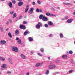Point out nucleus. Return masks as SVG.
I'll return each instance as SVG.
<instances>
[{"instance_id": "obj_1", "label": "nucleus", "mask_w": 75, "mask_h": 75, "mask_svg": "<svg viewBox=\"0 0 75 75\" xmlns=\"http://www.w3.org/2000/svg\"><path fill=\"white\" fill-rule=\"evenodd\" d=\"M50 64L51 65L48 66L49 69H54V68L56 67V66H55V65L51 63H50Z\"/></svg>"}, {"instance_id": "obj_2", "label": "nucleus", "mask_w": 75, "mask_h": 75, "mask_svg": "<svg viewBox=\"0 0 75 75\" xmlns=\"http://www.w3.org/2000/svg\"><path fill=\"white\" fill-rule=\"evenodd\" d=\"M12 50L13 51H15V52H18V49L16 47H13Z\"/></svg>"}, {"instance_id": "obj_3", "label": "nucleus", "mask_w": 75, "mask_h": 75, "mask_svg": "<svg viewBox=\"0 0 75 75\" xmlns=\"http://www.w3.org/2000/svg\"><path fill=\"white\" fill-rule=\"evenodd\" d=\"M33 11H34V8H31L29 11L28 13H30V14H32L33 12Z\"/></svg>"}, {"instance_id": "obj_4", "label": "nucleus", "mask_w": 75, "mask_h": 75, "mask_svg": "<svg viewBox=\"0 0 75 75\" xmlns=\"http://www.w3.org/2000/svg\"><path fill=\"white\" fill-rule=\"evenodd\" d=\"M6 43V41L4 40H1L0 42V44L1 45H3L5 44Z\"/></svg>"}, {"instance_id": "obj_5", "label": "nucleus", "mask_w": 75, "mask_h": 75, "mask_svg": "<svg viewBox=\"0 0 75 75\" xmlns=\"http://www.w3.org/2000/svg\"><path fill=\"white\" fill-rule=\"evenodd\" d=\"M42 20L44 21H47L48 20V18L47 17L45 16H43Z\"/></svg>"}, {"instance_id": "obj_6", "label": "nucleus", "mask_w": 75, "mask_h": 75, "mask_svg": "<svg viewBox=\"0 0 75 75\" xmlns=\"http://www.w3.org/2000/svg\"><path fill=\"white\" fill-rule=\"evenodd\" d=\"M20 28L21 29H23L24 30H25V27L23 25H20Z\"/></svg>"}, {"instance_id": "obj_7", "label": "nucleus", "mask_w": 75, "mask_h": 75, "mask_svg": "<svg viewBox=\"0 0 75 75\" xmlns=\"http://www.w3.org/2000/svg\"><path fill=\"white\" fill-rule=\"evenodd\" d=\"M21 58H22V59H26V57H25V55H24L23 54H21Z\"/></svg>"}, {"instance_id": "obj_8", "label": "nucleus", "mask_w": 75, "mask_h": 75, "mask_svg": "<svg viewBox=\"0 0 75 75\" xmlns=\"http://www.w3.org/2000/svg\"><path fill=\"white\" fill-rule=\"evenodd\" d=\"M43 64V63H42V64H40V63H37L36 64L35 67H40V65H42V64Z\"/></svg>"}, {"instance_id": "obj_9", "label": "nucleus", "mask_w": 75, "mask_h": 75, "mask_svg": "<svg viewBox=\"0 0 75 75\" xmlns=\"http://www.w3.org/2000/svg\"><path fill=\"white\" fill-rule=\"evenodd\" d=\"M8 6L9 7H10V8H13V4L11 2H10L9 3Z\"/></svg>"}, {"instance_id": "obj_10", "label": "nucleus", "mask_w": 75, "mask_h": 75, "mask_svg": "<svg viewBox=\"0 0 75 75\" xmlns=\"http://www.w3.org/2000/svg\"><path fill=\"white\" fill-rule=\"evenodd\" d=\"M73 21V20L72 19H69L67 20V22L68 23H72V22Z\"/></svg>"}, {"instance_id": "obj_11", "label": "nucleus", "mask_w": 75, "mask_h": 75, "mask_svg": "<svg viewBox=\"0 0 75 75\" xmlns=\"http://www.w3.org/2000/svg\"><path fill=\"white\" fill-rule=\"evenodd\" d=\"M23 4V2H18V6H21Z\"/></svg>"}, {"instance_id": "obj_12", "label": "nucleus", "mask_w": 75, "mask_h": 75, "mask_svg": "<svg viewBox=\"0 0 75 75\" xmlns=\"http://www.w3.org/2000/svg\"><path fill=\"white\" fill-rule=\"evenodd\" d=\"M64 4L65 5H66L67 6H71L72 5V4L71 3H64Z\"/></svg>"}, {"instance_id": "obj_13", "label": "nucleus", "mask_w": 75, "mask_h": 75, "mask_svg": "<svg viewBox=\"0 0 75 75\" xmlns=\"http://www.w3.org/2000/svg\"><path fill=\"white\" fill-rule=\"evenodd\" d=\"M48 25H53V23L51 21H49L48 22Z\"/></svg>"}, {"instance_id": "obj_14", "label": "nucleus", "mask_w": 75, "mask_h": 75, "mask_svg": "<svg viewBox=\"0 0 75 75\" xmlns=\"http://www.w3.org/2000/svg\"><path fill=\"white\" fill-rule=\"evenodd\" d=\"M39 18L40 20H41V19H42V18H43V15L41 14L40 15V16H39Z\"/></svg>"}, {"instance_id": "obj_15", "label": "nucleus", "mask_w": 75, "mask_h": 75, "mask_svg": "<svg viewBox=\"0 0 75 75\" xmlns=\"http://www.w3.org/2000/svg\"><path fill=\"white\" fill-rule=\"evenodd\" d=\"M19 30H16V31H15V34H16V35H18V34H19Z\"/></svg>"}, {"instance_id": "obj_16", "label": "nucleus", "mask_w": 75, "mask_h": 75, "mask_svg": "<svg viewBox=\"0 0 75 75\" xmlns=\"http://www.w3.org/2000/svg\"><path fill=\"white\" fill-rule=\"evenodd\" d=\"M17 42L19 44H21V45H22V44H21V40L19 39V40H18L17 41Z\"/></svg>"}, {"instance_id": "obj_17", "label": "nucleus", "mask_w": 75, "mask_h": 75, "mask_svg": "<svg viewBox=\"0 0 75 75\" xmlns=\"http://www.w3.org/2000/svg\"><path fill=\"white\" fill-rule=\"evenodd\" d=\"M38 25H39L41 27H42V24L40 22H38Z\"/></svg>"}, {"instance_id": "obj_18", "label": "nucleus", "mask_w": 75, "mask_h": 75, "mask_svg": "<svg viewBox=\"0 0 75 75\" xmlns=\"http://www.w3.org/2000/svg\"><path fill=\"white\" fill-rule=\"evenodd\" d=\"M28 39L29 41L31 42L33 41V39L31 37H29Z\"/></svg>"}, {"instance_id": "obj_19", "label": "nucleus", "mask_w": 75, "mask_h": 75, "mask_svg": "<svg viewBox=\"0 0 75 75\" xmlns=\"http://www.w3.org/2000/svg\"><path fill=\"white\" fill-rule=\"evenodd\" d=\"M59 36L60 38H62L63 37H64V35H63V34L62 33H60L59 34Z\"/></svg>"}, {"instance_id": "obj_20", "label": "nucleus", "mask_w": 75, "mask_h": 75, "mask_svg": "<svg viewBox=\"0 0 75 75\" xmlns=\"http://www.w3.org/2000/svg\"><path fill=\"white\" fill-rule=\"evenodd\" d=\"M16 17H17V14H16V13H15L13 15V18H16Z\"/></svg>"}, {"instance_id": "obj_21", "label": "nucleus", "mask_w": 75, "mask_h": 75, "mask_svg": "<svg viewBox=\"0 0 75 75\" xmlns=\"http://www.w3.org/2000/svg\"><path fill=\"white\" fill-rule=\"evenodd\" d=\"M49 73H50V70H48L46 71L45 74L46 75H48V74H49Z\"/></svg>"}, {"instance_id": "obj_22", "label": "nucleus", "mask_w": 75, "mask_h": 75, "mask_svg": "<svg viewBox=\"0 0 75 75\" xmlns=\"http://www.w3.org/2000/svg\"><path fill=\"white\" fill-rule=\"evenodd\" d=\"M8 35L10 38H12V35H11V33L9 32L8 34Z\"/></svg>"}, {"instance_id": "obj_23", "label": "nucleus", "mask_w": 75, "mask_h": 75, "mask_svg": "<svg viewBox=\"0 0 75 75\" xmlns=\"http://www.w3.org/2000/svg\"><path fill=\"white\" fill-rule=\"evenodd\" d=\"M36 28H37V29H40V26L38 24L36 26Z\"/></svg>"}, {"instance_id": "obj_24", "label": "nucleus", "mask_w": 75, "mask_h": 75, "mask_svg": "<svg viewBox=\"0 0 75 75\" xmlns=\"http://www.w3.org/2000/svg\"><path fill=\"white\" fill-rule=\"evenodd\" d=\"M67 57H68V56H67V55H63L62 56V58L64 59L67 58Z\"/></svg>"}, {"instance_id": "obj_25", "label": "nucleus", "mask_w": 75, "mask_h": 75, "mask_svg": "<svg viewBox=\"0 0 75 75\" xmlns=\"http://www.w3.org/2000/svg\"><path fill=\"white\" fill-rule=\"evenodd\" d=\"M29 9V8L28 7H27L25 9V13H27V11H28V10Z\"/></svg>"}, {"instance_id": "obj_26", "label": "nucleus", "mask_w": 75, "mask_h": 75, "mask_svg": "<svg viewBox=\"0 0 75 75\" xmlns=\"http://www.w3.org/2000/svg\"><path fill=\"white\" fill-rule=\"evenodd\" d=\"M2 68H6V64H3L2 66L1 67Z\"/></svg>"}, {"instance_id": "obj_27", "label": "nucleus", "mask_w": 75, "mask_h": 75, "mask_svg": "<svg viewBox=\"0 0 75 75\" xmlns=\"http://www.w3.org/2000/svg\"><path fill=\"white\" fill-rule=\"evenodd\" d=\"M40 51H41V52H43L44 51V48H41L40 49Z\"/></svg>"}, {"instance_id": "obj_28", "label": "nucleus", "mask_w": 75, "mask_h": 75, "mask_svg": "<svg viewBox=\"0 0 75 75\" xmlns=\"http://www.w3.org/2000/svg\"><path fill=\"white\" fill-rule=\"evenodd\" d=\"M69 54H73V52L72 51L70 50L69 51Z\"/></svg>"}, {"instance_id": "obj_29", "label": "nucleus", "mask_w": 75, "mask_h": 75, "mask_svg": "<svg viewBox=\"0 0 75 75\" xmlns=\"http://www.w3.org/2000/svg\"><path fill=\"white\" fill-rule=\"evenodd\" d=\"M1 60L3 61H5V58H4L3 57H2L1 58Z\"/></svg>"}, {"instance_id": "obj_30", "label": "nucleus", "mask_w": 75, "mask_h": 75, "mask_svg": "<svg viewBox=\"0 0 75 75\" xmlns=\"http://www.w3.org/2000/svg\"><path fill=\"white\" fill-rule=\"evenodd\" d=\"M11 60H12V58L11 57H10V58H9L8 59V61H9V62H10L11 61Z\"/></svg>"}, {"instance_id": "obj_31", "label": "nucleus", "mask_w": 75, "mask_h": 75, "mask_svg": "<svg viewBox=\"0 0 75 75\" xmlns=\"http://www.w3.org/2000/svg\"><path fill=\"white\" fill-rule=\"evenodd\" d=\"M11 1L13 4H16V1H15V0H11Z\"/></svg>"}, {"instance_id": "obj_32", "label": "nucleus", "mask_w": 75, "mask_h": 75, "mask_svg": "<svg viewBox=\"0 0 75 75\" xmlns=\"http://www.w3.org/2000/svg\"><path fill=\"white\" fill-rule=\"evenodd\" d=\"M46 15L47 16H50V13H46Z\"/></svg>"}, {"instance_id": "obj_33", "label": "nucleus", "mask_w": 75, "mask_h": 75, "mask_svg": "<svg viewBox=\"0 0 75 75\" xmlns=\"http://www.w3.org/2000/svg\"><path fill=\"white\" fill-rule=\"evenodd\" d=\"M0 29L1 32H3V31H4V29H3V28L0 27Z\"/></svg>"}, {"instance_id": "obj_34", "label": "nucleus", "mask_w": 75, "mask_h": 75, "mask_svg": "<svg viewBox=\"0 0 75 75\" xmlns=\"http://www.w3.org/2000/svg\"><path fill=\"white\" fill-rule=\"evenodd\" d=\"M36 12H37V13H38L39 12V9L38 8H37L35 10Z\"/></svg>"}, {"instance_id": "obj_35", "label": "nucleus", "mask_w": 75, "mask_h": 75, "mask_svg": "<svg viewBox=\"0 0 75 75\" xmlns=\"http://www.w3.org/2000/svg\"><path fill=\"white\" fill-rule=\"evenodd\" d=\"M72 72H73V70H70L69 71V72L70 74H71V73H72Z\"/></svg>"}, {"instance_id": "obj_36", "label": "nucleus", "mask_w": 75, "mask_h": 75, "mask_svg": "<svg viewBox=\"0 0 75 75\" xmlns=\"http://www.w3.org/2000/svg\"><path fill=\"white\" fill-rule=\"evenodd\" d=\"M45 27L46 28L48 27V25L47 24H45L44 25Z\"/></svg>"}, {"instance_id": "obj_37", "label": "nucleus", "mask_w": 75, "mask_h": 75, "mask_svg": "<svg viewBox=\"0 0 75 75\" xmlns=\"http://www.w3.org/2000/svg\"><path fill=\"white\" fill-rule=\"evenodd\" d=\"M14 11H12V12H10V14H11L12 15L14 14Z\"/></svg>"}, {"instance_id": "obj_38", "label": "nucleus", "mask_w": 75, "mask_h": 75, "mask_svg": "<svg viewBox=\"0 0 75 75\" xmlns=\"http://www.w3.org/2000/svg\"><path fill=\"white\" fill-rule=\"evenodd\" d=\"M24 35H26L27 34V31L25 32L24 33Z\"/></svg>"}, {"instance_id": "obj_39", "label": "nucleus", "mask_w": 75, "mask_h": 75, "mask_svg": "<svg viewBox=\"0 0 75 75\" xmlns=\"http://www.w3.org/2000/svg\"><path fill=\"white\" fill-rule=\"evenodd\" d=\"M37 3L38 4H41V1H38Z\"/></svg>"}, {"instance_id": "obj_40", "label": "nucleus", "mask_w": 75, "mask_h": 75, "mask_svg": "<svg viewBox=\"0 0 75 75\" xmlns=\"http://www.w3.org/2000/svg\"><path fill=\"white\" fill-rule=\"evenodd\" d=\"M35 2L34 1H33V2L32 3V4L33 5V6H34L35 5Z\"/></svg>"}, {"instance_id": "obj_41", "label": "nucleus", "mask_w": 75, "mask_h": 75, "mask_svg": "<svg viewBox=\"0 0 75 75\" xmlns=\"http://www.w3.org/2000/svg\"><path fill=\"white\" fill-rule=\"evenodd\" d=\"M9 63H10V64L11 65L13 64V61H11V62H9Z\"/></svg>"}, {"instance_id": "obj_42", "label": "nucleus", "mask_w": 75, "mask_h": 75, "mask_svg": "<svg viewBox=\"0 0 75 75\" xmlns=\"http://www.w3.org/2000/svg\"><path fill=\"white\" fill-rule=\"evenodd\" d=\"M68 16H66L65 17V20H67L68 19Z\"/></svg>"}, {"instance_id": "obj_43", "label": "nucleus", "mask_w": 75, "mask_h": 75, "mask_svg": "<svg viewBox=\"0 0 75 75\" xmlns=\"http://www.w3.org/2000/svg\"><path fill=\"white\" fill-rule=\"evenodd\" d=\"M38 55H39V56H40V57H41L42 56V54H41L40 53H38Z\"/></svg>"}, {"instance_id": "obj_44", "label": "nucleus", "mask_w": 75, "mask_h": 75, "mask_svg": "<svg viewBox=\"0 0 75 75\" xmlns=\"http://www.w3.org/2000/svg\"><path fill=\"white\" fill-rule=\"evenodd\" d=\"M39 12H40V13H42V9H39Z\"/></svg>"}, {"instance_id": "obj_45", "label": "nucleus", "mask_w": 75, "mask_h": 75, "mask_svg": "<svg viewBox=\"0 0 75 75\" xmlns=\"http://www.w3.org/2000/svg\"><path fill=\"white\" fill-rule=\"evenodd\" d=\"M22 18H23V16H19V19H22Z\"/></svg>"}, {"instance_id": "obj_46", "label": "nucleus", "mask_w": 75, "mask_h": 75, "mask_svg": "<svg viewBox=\"0 0 75 75\" xmlns=\"http://www.w3.org/2000/svg\"><path fill=\"white\" fill-rule=\"evenodd\" d=\"M27 23V22L25 21H24L23 22V24H26Z\"/></svg>"}, {"instance_id": "obj_47", "label": "nucleus", "mask_w": 75, "mask_h": 75, "mask_svg": "<svg viewBox=\"0 0 75 75\" xmlns=\"http://www.w3.org/2000/svg\"><path fill=\"white\" fill-rule=\"evenodd\" d=\"M49 36L50 37H53V35H52V34H50Z\"/></svg>"}, {"instance_id": "obj_48", "label": "nucleus", "mask_w": 75, "mask_h": 75, "mask_svg": "<svg viewBox=\"0 0 75 75\" xmlns=\"http://www.w3.org/2000/svg\"><path fill=\"white\" fill-rule=\"evenodd\" d=\"M16 40L17 41H18V40H20V39H19V38H16Z\"/></svg>"}, {"instance_id": "obj_49", "label": "nucleus", "mask_w": 75, "mask_h": 75, "mask_svg": "<svg viewBox=\"0 0 75 75\" xmlns=\"http://www.w3.org/2000/svg\"><path fill=\"white\" fill-rule=\"evenodd\" d=\"M31 54H34V51H32L30 52Z\"/></svg>"}, {"instance_id": "obj_50", "label": "nucleus", "mask_w": 75, "mask_h": 75, "mask_svg": "<svg viewBox=\"0 0 75 75\" xmlns=\"http://www.w3.org/2000/svg\"><path fill=\"white\" fill-rule=\"evenodd\" d=\"M6 24H7V25H8V24H9V22L8 21H7L6 22Z\"/></svg>"}, {"instance_id": "obj_51", "label": "nucleus", "mask_w": 75, "mask_h": 75, "mask_svg": "<svg viewBox=\"0 0 75 75\" xmlns=\"http://www.w3.org/2000/svg\"><path fill=\"white\" fill-rule=\"evenodd\" d=\"M30 75V73L28 72L26 74V75Z\"/></svg>"}, {"instance_id": "obj_52", "label": "nucleus", "mask_w": 75, "mask_h": 75, "mask_svg": "<svg viewBox=\"0 0 75 75\" xmlns=\"http://www.w3.org/2000/svg\"><path fill=\"white\" fill-rule=\"evenodd\" d=\"M11 72L10 71H8L7 72V74H11Z\"/></svg>"}, {"instance_id": "obj_53", "label": "nucleus", "mask_w": 75, "mask_h": 75, "mask_svg": "<svg viewBox=\"0 0 75 75\" xmlns=\"http://www.w3.org/2000/svg\"><path fill=\"white\" fill-rule=\"evenodd\" d=\"M50 16H54V15L50 13Z\"/></svg>"}, {"instance_id": "obj_54", "label": "nucleus", "mask_w": 75, "mask_h": 75, "mask_svg": "<svg viewBox=\"0 0 75 75\" xmlns=\"http://www.w3.org/2000/svg\"><path fill=\"white\" fill-rule=\"evenodd\" d=\"M27 34H29V33H30V32H29V31H28V30H27Z\"/></svg>"}, {"instance_id": "obj_55", "label": "nucleus", "mask_w": 75, "mask_h": 75, "mask_svg": "<svg viewBox=\"0 0 75 75\" xmlns=\"http://www.w3.org/2000/svg\"><path fill=\"white\" fill-rule=\"evenodd\" d=\"M9 21L10 23H12V20H11L9 19Z\"/></svg>"}, {"instance_id": "obj_56", "label": "nucleus", "mask_w": 75, "mask_h": 75, "mask_svg": "<svg viewBox=\"0 0 75 75\" xmlns=\"http://www.w3.org/2000/svg\"><path fill=\"white\" fill-rule=\"evenodd\" d=\"M60 8H59V7H58L57 8V9H58V10Z\"/></svg>"}, {"instance_id": "obj_57", "label": "nucleus", "mask_w": 75, "mask_h": 75, "mask_svg": "<svg viewBox=\"0 0 75 75\" xmlns=\"http://www.w3.org/2000/svg\"><path fill=\"white\" fill-rule=\"evenodd\" d=\"M17 1H21L22 0H16Z\"/></svg>"}, {"instance_id": "obj_58", "label": "nucleus", "mask_w": 75, "mask_h": 75, "mask_svg": "<svg viewBox=\"0 0 75 75\" xmlns=\"http://www.w3.org/2000/svg\"><path fill=\"white\" fill-rule=\"evenodd\" d=\"M48 59L50 60V59H51V58L50 57H49L48 58Z\"/></svg>"}, {"instance_id": "obj_59", "label": "nucleus", "mask_w": 75, "mask_h": 75, "mask_svg": "<svg viewBox=\"0 0 75 75\" xmlns=\"http://www.w3.org/2000/svg\"><path fill=\"white\" fill-rule=\"evenodd\" d=\"M16 21H17L18 20V19L17 18H16Z\"/></svg>"}, {"instance_id": "obj_60", "label": "nucleus", "mask_w": 75, "mask_h": 75, "mask_svg": "<svg viewBox=\"0 0 75 75\" xmlns=\"http://www.w3.org/2000/svg\"><path fill=\"white\" fill-rule=\"evenodd\" d=\"M1 1H4L5 0H1Z\"/></svg>"}, {"instance_id": "obj_61", "label": "nucleus", "mask_w": 75, "mask_h": 75, "mask_svg": "<svg viewBox=\"0 0 75 75\" xmlns=\"http://www.w3.org/2000/svg\"><path fill=\"white\" fill-rule=\"evenodd\" d=\"M2 57H1V56H0V60L1 59V58H2Z\"/></svg>"}, {"instance_id": "obj_62", "label": "nucleus", "mask_w": 75, "mask_h": 75, "mask_svg": "<svg viewBox=\"0 0 75 75\" xmlns=\"http://www.w3.org/2000/svg\"><path fill=\"white\" fill-rule=\"evenodd\" d=\"M8 28L6 30V31H8Z\"/></svg>"}, {"instance_id": "obj_63", "label": "nucleus", "mask_w": 75, "mask_h": 75, "mask_svg": "<svg viewBox=\"0 0 75 75\" xmlns=\"http://www.w3.org/2000/svg\"><path fill=\"white\" fill-rule=\"evenodd\" d=\"M61 20H64V19H63V18L62 19H61Z\"/></svg>"}, {"instance_id": "obj_64", "label": "nucleus", "mask_w": 75, "mask_h": 75, "mask_svg": "<svg viewBox=\"0 0 75 75\" xmlns=\"http://www.w3.org/2000/svg\"><path fill=\"white\" fill-rule=\"evenodd\" d=\"M73 14L74 15H75V12H74Z\"/></svg>"}]
</instances>
